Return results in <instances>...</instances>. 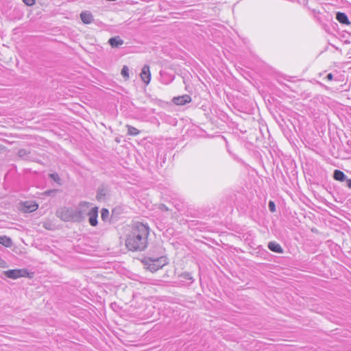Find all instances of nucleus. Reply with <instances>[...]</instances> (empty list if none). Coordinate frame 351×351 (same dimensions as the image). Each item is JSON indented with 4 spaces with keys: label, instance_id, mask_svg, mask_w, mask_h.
Returning a JSON list of instances; mask_svg holds the SVG:
<instances>
[{
    "label": "nucleus",
    "instance_id": "nucleus-1",
    "mask_svg": "<svg viewBox=\"0 0 351 351\" xmlns=\"http://www.w3.org/2000/svg\"><path fill=\"white\" fill-rule=\"evenodd\" d=\"M149 228L147 225L137 222L128 235L125 245L131 251H143L148 244Z\"/></svg>",
    "mask_w": 351,
    "mask_h": 351
},
{
    "label": "nucleus",
    "instance_id": "nucleus-2",
    "mask_svg": "<svg viewBox=\"0 0 351 351\" xmlns=\"http://www.w3.org/2000/svg\"><path fill=\"white\" fill-rule=\"evenodd\" d=\"M144 263L149 271L155 272L167 264V258L163 256L158 258L147 257Z\"/></svg>",
    "mask_w": 351,
    "mask_h": 351
},
{
    "label": "nucleus",
    "instance_id": "nucleus-3",
    "mask_svg": "<svg viewBox=\"0 0 351 351\" xmlns=\"http://www.w3.org/2000/svg\"><path fill=\"white\" fill-rule=\"evenodd\" d=\"M93 207L92 204L86 202H81L79 204L78 206L75 208L78 222H81L85 219Z\"/></svg>",
    "mask_w": 351,
    "mask_h": 351
},
{
    "label": "nucleus",
    "instance_id": "nucleus-4",
    "mask_svg": "<svg viewBox=\"0 0 351 351\" xmlns=\"http://www.w3.org/2000/svg\"><path fill=\"white\" fill-rule=\"evenodd\" d=\"M59 217L64 221L78 222L77 219L76 209L71 208H64L58 212Z\"/></svg>",
    "mask_w": 351,
    "mask_h": 351
},
{
    "label": "nucleus",
    "instance_id": "nucleus-5",
    "mask_svg": "<svg viewBox=\"0 0 351 351\" xmlns=\"http://www.w3.org/2000/svg\"><path fill=\"white\" fill-rule=\"evenodd\" d=\"M4 275L11 279H17L20 277H25L28 275V271L25 269H10L4 271Z\"/></svg>",
    "mask_w": 351,
    "mask_h": 351
},
{
    "label": "nucleus",
    "instance_id": "nucleus-6",
    "mask_svg": "<svg viewBox=\"0 0 351 351\" xmlns=\"http://www.w3.org/2000/svg\"><path fill=\"white\" fill-rule=\"evenodd\" d=\"M88 222L92 226L97 225L98 207L94 206L88 213Z\"/></svg>",
    "mask_w": 351,
    "mask_h": 351
},
{
    "label": "nucleus",
    "instance_id": "nucleus-7",
    "mask_svg": "<svg viewBox=\"0 0 351 351\" xmlns=\"http://www.w3.org/2000/svg\"><path fill=\"white\" fill-rule=\"evenodd\" d=\"M38 208V205L34 202L26 201L22 203L21 210L25 213H31L35 211Z\"/></svg>",
    "mask_w": 351,
    "mask_h": 351
},
{
    "label": "nucleus",
    "instance_id": "nucleus-8",
    "mask_svg": "<svg viewBox=\"0 0 351 351\" xmlns=\"http://www.w3.org/2000/svg\"><path fill=\"white\" fill-rule=\"evenodd\" d=\"M173 101L176 105L182 106L191 101V97L189 95H183L182 96L176 97L173 99Z\"/></svg>",
    "mask_w": 351,
    "mask_h": 351
},
{
    "label": "nucleus",
    "instance_id": "nucleus-9",
    "mask_svg": "<svg viewBox=\"0 0 351 351\" xmlns=\"http://www.w3.org/2000/svg\"><path fill=\"white\" fill-rule=\"evenodd\" d=\"M141 77L142 80L145 84H149L151 80V73L149 71V67L148 65H144L142 68L141 73Z\"/></svg>",
    "mask_w": 351,
    "mask_h": 351
},
{
    "label": "nucleus",
    "instance_id": "nucleus-10",
    "mask_svg": "<svg viewBox=\"0 0 351 351\" xmlns=\"http://www.w3.org/2000/svg\"><path fill=\"white\" fill-rule=\"evenodd\" d=\"M80 19L84 23L90 24L93 21V16L90 12L84 11L80 14Z\"/></svg>",
    "mask_w": 351,
    "mask_h": 351
},
{
    "label": "nucleus",
    "instance_id": "nucleus-11",
    "mask_svg": "<svg viewBox=\"0 0 351 351\" xmlns=\"http://www.w3.org/2000/svg\"><path fill=\"white\" fill-rule=\"evenodd\" d=\"M335 18L341 24L349 25L350 23L348 16L344 12H337Z\"/></svg>",
    "mask_w": 351,
    "mask_h": 351
},
{
    "label": "nucleus",
    "instance_id": "nucleus-12",
    "mask_svg": "<svg viewBox=\"0 0 351 351\" xmlns=\"http://www.w3.org/2000/svg\"><path fill=\"white\" fill-rule=\"evenodd\" d=\"M108 43L112 47H119L123 44V40L117 36L110 38L108 40Z\"/></svg>",
    "mask_w": 351,
    "mask_h": 351
},
{
    "label": "nucleus",
    "instance_id": "nucleus-13",
    "mask_svg": "<svg viewBox=\"0 0 351 351\" xmlns=\"http://www.w3.org/2000/svg\"><path fill=\"white\" fill-rule=\"evenodd\" d=\"M333 178L335 180L343 182L346 180L347 176L342 171L339 170V169H335L333 172Z\"/></svg>",
    "mask_w": 351,
    "mask_h": 351
},
{
    "label": "nucleus",
    "instance_id": "nucleus-14",
    "mask_svg": "<svg viewBox=\"0 0 351 351\" xmlns=\"http://www.w3.org/2000/svg\"><path fill=\"white\" fill-rule=\"evenodd\" d=\"M268 248L271 251H272L274 252H276V253H282V252H283V250H282V247L280 246V245L276 242H269L268 243Z\"/></svg>",
    "mask_w": 351,
    "mask_h": 351
},
{
    "label": "nucleus",
    "instance_id": "nucleus-15",
    "mask_svg": "<svg viewBox=\"0 0 351 351\" xmlns=\"http://www.w3.org/2000/svg\"><path fill=\"white\" fill-rule=\"evenodd\" d=\"M0 244L5 247H10L12 245V241L7 236H0Z\"/></svg>",
    "mask_w": 351,
    "mask_h": 351
},
{
    "label": "nucleus",
    "instance_id": "nucleus-16",
    "mask_svg": "<svg viewBox=\"0 0 351 351\" xmlns=\"http://www.w3.org/2000/svg\"><path fill=\"white\" fill-rule=\"evenodd\" d=\"M126 127L128 128V134L130 136H137L140 133L138 129L132 125H128Z\"/></svg>",
    "mask_w": 351,
    "mask_h": 351
},
{
    "label": "nucleus",
    "instance_id": "nucleus-17",
    "mask_svg": "<svg viewBox=\"0 0 351 351\" xmlns=\"http://www.w3.org/2000/svg\"><path fill=\"white\" fill-rule=\"evenodd\" d=\"M106 195V190L104 187L98 189L97 193V199L98 200H103Z\"/></svg>",
    "mask_w": 351,
    "mask_h": 351
},
{
    "label": "nucleus",
    "instance_id": "nucleus-18",
    "mask_svg": "<svg viewBox=\"0 0 351 351\" xmlns=\"http://www.w3.org/2000/svg\"><path fill=\"white\" fill-rule=\"evenodd\" d=\"M121 73L124 78L128 79L129 77V68L125 65L123 66Z\"/></svg>",
    "mask_w": 351,
    "mask_h": 351
},
{
    "label": "nucleus",
    "instance_id": "nucleus-19",
    "mask_svg": "<svg viewBox=\"0 0 351 351\" xmlns=\"http://www.w3.org/2000/svg\"><path fill=\"white\" fill-rule=\"evenodd\" d=\"M101 219L106 221L109 217V211L106 208H102L101 211Z\"/></svg>",
    "mask_w": 351,
    "mask_h": 351
},
{
    "label": "nucleus",
    "instance_id": "nucleus-20",
    "mask_svg": "<svg viewBox=\"0 0 351 351\" xmlns=\"http://www.w3.org/2000/svg\"><path fill=\"white\" fill-rule=\"evenodd\" d=\"M180 277L184 280H189L191 281V282H193V278L191 276V274L189 272H183L180 275Z\"/></svg>",
    "mask_w": 351,
    "mask_h": 351
},
{
    "label": "nucleus",
    "instance_id": "nucleus-21",
    "mask_svg": "<svg viewBox=\"0 0 351 351\" xmlns=\"http://www.w3.org/2000/svg\"><path fill=\"white\" fill-rule=\"evenodd\" d=\"M268 207L271 213H274L276 211V204L273 201L269 202Z\"/></svg>",
    "mask_w": 351,
    "mask_h": 351
},
{
    "label": "nucleus",
    "instance_id": "nucleus-22",
    "mask_svg": "<svg viewBox=\"0 0 351 351\" xmlns=\"http://www.w3.org/2000/svg\"><path fill=\"white\" fill-rule=\"evenodd\" d=\"M49 176L55 181L58 182L60 180L59 176L57 173H51Z\"/></svg>",
    "mask_w": 351,
    "mask_h": 351
},
{
    "label": "nucleus",
    "instance_id": "nucleus-23",
    "mask_svg": "<svg viewBox=\"0 0 351 351\" xmlns=\"http://www.w3.org/2000/svg\"><path fill=\"white\" fill-rule=\"evenodd\" d=\"M23 1L25 5L31 6L35 4L36 0H23Z\"/></svg>",
    "mask_w": 351,
    "mask_h": 351
},
{
    "label": "nucleus",
    "instance_id": "nucleus-24",
    "mask_svg": "<svg viewBox=\"0 0 351 351\" xmlns=\"http://www.w3.org/2000/svg\"><path fill=\"white\" fill-rule=\"evenodd\" d=\"M326 79L330 81L333 79V75L332 73H328L326 76Z\"/></svg>",
    "mask_w": 351,
    "mask_h": 351
},
{
    "label": "nucleus",
    "instance_id": "nucleus-25",
    "mask_svg": "<svg viewBox=\"0 0 351 351\" xmlns=\"http://www.w3.org/2000/svg\"><path fill=\"white\" fill-rule=\"evenodd\" d=\"M346 181V185L347 186L351 189V179H347L345 180Z\"/></svg>",
    "mask_w": 351,
    "mask_h": 351
},
{
    "label": "nucleus",
    "instance_id": "nucleus-26",
    "mask_svg": "<svg viewBox=\"0 0 351 351\" xmlns=\"http://www.w3.org/2000/svg\"><path fill=\"white\" fill-rule=\"evenodd\" d=\"M25 154H26V151H25V149H20V150L19 151V155L20 156H24Z\"/></svg>",
    "mask_w": 351,
    "mask_h": 351
},
{
    "label": "nucleus",
    "instance_id": "nucleus-27",
    "mask_svg": "<svg viewBox=\"0 0 351 351\" xmlns=\"http://www.w3.org/2000/svg\"><path fill=\"white\" fill-rule=\"evenodd\" d=\"M160 209L163 210H165V211L169 210V208L165 205H164V204H162L160 206Z\"/></svg>",
    "mask_w": 351,
    "mask_h": 351
}]
</instances>
